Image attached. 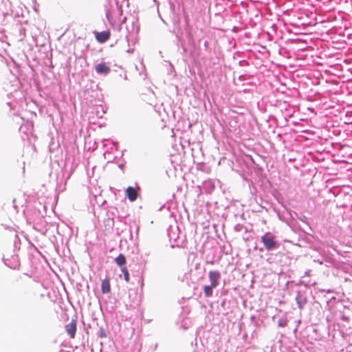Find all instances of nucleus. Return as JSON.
Listing matches in <instances>:
<instances>
[{
  "label": "nucleus",
  "mask_w": 352,
  "mask_h": 352,
  "mask_svg": "<svg viewBox=\"0 0 352 352\" xmlns=\"http://www.w3.org/2000/svg\"><path fill=\"white\" fill-rule=\"evenodd\" d=\"M122 14V10L118 3L116 4V9H113L112 10L108 8L106 9V17L111 24L116 23V19L120 17Z\"/></svg>",
  "instance_id": "obj_2"
},
{
  "label": "nucleus",
  "mask_w": 352,
  "mask_h": 352,
  "mask_svg": "<svg viewBox=\"0 0 352 352\" xmlns=\"http://www.w3.org/2000/svg\"><path fill=\"white\" fill-rule=\"evenodd\" d=\"M126 195L131 201H134L135 200H136L138 197L137 190L131 186H129L126 188Z\"/></svg>",
  "instance_id": "obj_10"
},
{
  "label": "nucleus",
  "mask_w": 352,
  "mask_h": 352,
  "mask_svg": "<svg viewBox=\"0 0 352 352\" xmlns=\"http://www.w3.org/2000/svg\"><path fill=\"white\" fill-rule=\"evenodd\" d=\"M19 34L21 36V40H23L25 36V29L23 27H21L19 29Z\"/></svg>",
  "instance_id": "obj_18"
},
{
  "label": "nucleus",
  "mask_w": 352,
  "mask_h": 352,
  "mask_svg": "<svg viewBox=\"0 0 352 352\" xmlns=\"http://www.w3.org/2000/svg\"><path fill=\"white\" fill-rule=\"evenodd\" d=\"M203 184L204 187L207 188L208 191L213 190L214 189V184L210 180L205 181Z\"/></svg>",
  "instance_id": "obj_15"
},
{
  "label": "nucleus",
  "mask_w": 352,
  "mask_h": 352,
  "mask_svg": "<svg viewBox=\"0 0 352 352\" xmlns=\"http://www.w3.org/2000/svg\"><path fill=\"white\" fill-rule=\"evenodd\" d=\"M110 32L109 31H102L100 32L96 33V39L100 43H105L110 37Z\"/></svg>",
  "instance_id": "obj_9"
},
{
  "label": "nucleus",
  "mask_w": 352,
  "mask_h": 352,
  "mask_svg": "<svg viewBox=\"0 0 352 352\" xmlns=\"http://www.w3.org/2000/svg\"><path fill=\"white\" fill-rule=\"evenodd\" d=\"M107 336L105 331L101 328L99 331V337L100 338H105Z\"/></svg>",
  "instance_id": "obj_19"
},
{
  "label": "nucleus",
  "mask_w": 352,
  "mask_h": 352,
  "mask_svg": "<svg viewBox=\"0 0 352 352\" xmlns=\"http://www.w3.org/2000/svg\"><path fill=\"white\" fill-rule=\"evenodd\" d=\"M288 320L286 316L281 317L278 321V326L279 327H285L287 326Z\"/></svg>",
  "instance_id": "obj_14"
},
{
  "label": "nucleus",
  "mask_w": 352,
  "mask_h": 352,
  "mask_svg": "<svg viewBox=\"0 0 352 352\" xmlns=\"http://www.w3.org/2000/svg\"><path fill=\"white\" fill-rule=\"evenodd\" d=\"M138 230H139V228H138V226H137V227H135V232H136V234H138Z\"/></svg>",
  "instance_id": "obj_22"
},
{
  "label": "nucleus",
  "mask_w": 352,
  "mask_h": 352,
  "mask_svg": "<svg viewBox=\"0 0 352 352\" xmlns=\"http://www.w3.org/2000/svg\"><path fill=\"white\" fill-rule=\"evenodd\" d=\"M245 230V232L247 231V229L245 228V227L241 224H236L235 226H234V230L236 232H242L243 230Z\"/></svg>",
  "instance_id": "obj_17"
},
{
  "label": "nucleus",
  "mask_w": 352,
  "mask_h": 352,
  "mask_svg": "<svg viewBox=\"0 0 352 352\" xmlns=\"http://www.w3.org/2000/svg\"><path fill=\"white\" fill-rule=\"evenodd\" d=\"M314 261L318 262V263H320V265H322V261H319V260H318V261H316V260H315Z\"/></svg>",
  "instance_id": "obj_23"
},
{
  "label": "nucleus",
  "mask_w": 352,
  "mask_h": 352,
  "mask_svg": "<svg viewBox=\"0 0 352 352\" xmlns=\"http://www.w3.org/2000/svg\"><path fill=\"white\" fill-rule=\"evenodd\" d=\"M296 302L298 307L300 309H302L307 303V298L305 292L298 291L296 296Z\"/></svg>",
  "instance_id": "obj_4"
},
{
  "label": "nucleus",
  "mask_w": 352,
  "mask_h": 352,
  "mask_svg": "<svg viewBox=\"0 0 352 352\" xmlns=\"http://www.w3.org/2000/svg\"><path fill=\"white\" fill-rule=\"evenodd\" d=\"M311 270H307L305 272V275L309 276L310 274Z\"/></svg>",
  "instance_id": "obj_20"
},
{
  "label": "nucleus",
  "mask_w": 352,
  "mask_h": 352,
  "mask_svg": "<svg viewBox=\"0 0 352 352\" xmlns=\"http://www.w3.org/2000/svg\"><path fill=\"white\" fill-rule=\"evenodd\" d=\"M121 271L124 275V279L126 281V282H129V280H130V276H129V271L127 270V268L126 267H121Z\"/></svg>",
  "instance_id": "obj_16"
},
{
  "label": "nucleus",
  "mask_w": 352,
  "mask_h": 352,
  "mask_svg": "<svg viewBox=\"0 0 352 352\" xmlns=\"http://www.w3.org/2000/svg\"><path fill=\"white\" fill-rule=\"evenodd\" d=\"M17 265H18V264H17V263H16L14 265H13V266H10V267H12V268H15V267H16V266H17Z\"/></svg>",
  "instance_id": "obj_24"
},
{
  "label": "nucleus",
  "mask_w": 352,
  "mask_h": 352,
  "mask_svg": "<svg viewBox=\"0 0 352 352\" xmlns=\"http://www.w3.org/2000/svg\"><path fill=\"white\" fill-rule=\"evenodd\" d=\"M208 278L212 287H217L221 279V273L217 270H211L208 273Z\"/></svg>",
  "instance_id": "obj_5"
},
{
  "label": "nucleus",
  "mask_w": 352,
  "mask_h": 352,
  "mask_svg": "<svg viewBox=\"0 0 352 352\" xmlns=\"http://www.w3.org/2000/svg\"><path fill=\"white\" fill-rule=\"evenodd\" d=\"M261 241L263 243L265 248L267 251H272L278 248V243L275 240V236L270 232H266L261 236Z\"/></svg>",
  "instance_id": "obj_1"
},
{
  "label": "nucleus",
  "mask_w": 352,
  "mask_h": 352,
  "mask_svg": "<svg viewBox=\"0 0 352 352\" xmlns=\"http://www.w3.org/2000/svg\"><path fill=\"white\" fill-rule=\"evenodd\" d=\"M115 262L120 267H125L126 264V258L123 254H120L116 258Z\"/></svg>",
  "instance_id": "obj_12"
},
{
  "label": "nucleus",
  "mask_w": 352,
  "mask_h": 352,
  "mask_svg": "<svg viewBox=\"0 0 352 352\" xmlns=\"http://www.w3.org/2000/svg\"><path fill=\"white\" fill-rule=\"evenodd\" d=\"M179 228L177 226H170L167 230V234L170 241L177 242L179 239Z\"/></svg>",
  "instance_id": "obj_6"
},
{
  "label": "nucleus",
  "mask_w": 352,
  "mask_h": 352,
  "mask_svg": "<svg viewBox=\"0 0 352 352\" xmlns=\"http://www.w3.org/2000/svg\"><path fill=\"white\" fill-rule=\"evenodd\" d=\"M101 290L103 294H107L111 291L109 280L106 278L102 281Z\"/></svg>",
  "instance_id": "obj_11"
},
{
  "label": "nucleus",
  "mask_w": 352,
  "mask_h": 352,
  "mask_svg": "<svg viewBox=\"0 0 352 352\" xmlns=\"http://www.w3.org/2000/svg\"><path fill=\"white\" fill-rule=\"evenodd\" d=\"M215 288L214 287H212L211 285H204L203 287L204 293L206 297H211L213 294L212 289Z\"/></svg>",
  "instance_id": "obj_13"
},
{
  "label": "nucleus",
  "mask_w": 352,
  "mask_h": 352,
  "mask_svg": "<svg viewBox=\"0 0 352 352\" xmlns=\"http://www.w3.org/2000/svg\"><path fill=\"white\" fill-rule=\"evenodd\" d=\"M130 236H131V239H133V234H132V228L131 227L130 228Z\"/></svg>",
  "instance_id": "obj_21"
},
{
  "label": "nucleus",
  "mask_w": 352,
  "mask_h": 352,
  "mask_svg": "<svg viewBox=\"0 0 352 352\" xmlns=\"http://www.w3.org/2000/svg\"><path fill=\"white\" fill-rule=\"evenodd\" d=\"M349 316L340 314V322H338V325L342 327V328H344L345 329H342V333L345 335H349V333H352V330H351V327H346V323H349Z\"/></svg>",
  "instance_id": "obj_3"
},
{
  "label": "nucleus",
  "mask_w": 352,
  "mask_h": 352,
  "mask_svg": "<svg viewBox=\"0 0 352 352\" xmlns=\"http://www.w3.org/2000/svg\"><path fill=\"white\" fill-rule=\"evenodd\" d=\"M66 331L71 338H74L76 331V321L72 320V321L65 326Z\"/></svg>",
  "instance_id": "obj_8"
},
{
  "label": "nucleus",
  "mask_w": 352,
  "mask_h": 352,
  "mask_svg": "<svg viewBox=\"0 0 352 352\" xmlns=\"http://www.w3.org/2000/svg\"><path fill=\"white\" fill-rule=\"evenodd\" d=\"M96 72L98 74L107 76L111 72V68L109 66L107 65L105 63H100L98 64L96 67Z\"/></svg>",
  "instance_id": "obj_7"
}]
</instances>
